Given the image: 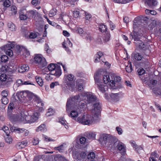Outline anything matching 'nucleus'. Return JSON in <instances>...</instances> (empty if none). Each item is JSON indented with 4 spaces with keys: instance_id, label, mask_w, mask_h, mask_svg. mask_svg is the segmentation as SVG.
<instances>
[{
    "instance_id": "a18cd8bd",
    "label": "nucleus",
    "mask_w": 161,
    "mask_h": 161,
    "mask_svg": "<svg viewBox=\"0 0 161 161\" xmlns=\"http://www.w3.org/2000/svg\"><path fill=\"white\" fill-rule=\"evenodd\" d=\"M9 93L8 91L7 90H4L2 91L1 93L2 97H7Z\"/></svg>"
},
{
    "instance_id": "f3484780",
    "label": "nucleus",
    "mask_w": 161,
    "mask_h": 161,
    "mask_svg": "<svg viewBox=\"0 0 161 161\" xmlns=\"http://www.w3.org/2000/svg\"><path fill=\"white\" fill-rule=\"evenodd\" d=\"M86 153L84 152H81L80 153H77L74 156V158L78 161H86L87 159L86 158Z\"/></svg>"
},
{
    "instance_id": "9b49d317",
    "label": "nucleus",
    "mask_w": 161,
    "mask_h": 161,
    "mask_svg": "<svg viewBox=\"0 0 161 161\" xmlns=\"http://www.w3.org/2000/svg\"><path fill=\"white\" fill-rule=\"evenodd\" d=\"M35 63L39 68H43L46 66L47 63L46 59L41 54H36L34 58Z\"/></svg>"
},
{
    "instance_id": "49530a36",
    "label": "nucleus",
    "mask_w": 161,
    "mask_h": 161,
    "mask_svg": "<svg viewBox=\"0 0 161 161\" xmlns=\"http://www.w3.org/2000/svg\"><path fill=\"white\" fill-rule=\"evenodd\" d=\"M10 11L12 12V15L15 14L17 12V9L15 6H12L11 7Z\"/></svg>"
},
{
    "instance_id": "69168bd1",
    "label": "nucleus",
    "mask_w": 161,
    "mask_h": 161,
    "mask_svg": "<svg viewBox=\"0 0 161 161\" xmlns=\"http://www.w3.org/2000/svg\"><path fill=\"white\" fill-rule=\"evenodd\" d=\"M76 31L80 35H81V36L83 35V33H86V32H84L83 29L81 28H77Z\"/></svg>"
},
{
    "instance_id": "f704fd0d",
    "label": "nucleus",
    "mask_w": 161,
    "mask_h": 161,
    "mask_svg": "<svg viewBox=\"0 0 161 161\" xmlns=\"http://www.w3.org/2000/svg\"><path fill=\"white\" fill-rule=\"evenodd\" d=\"M46 129L45 125L44 124H42L36 129V131L37 132H39V131L44 132L46 130Z\"/></svg>"
},
{
    "instance_id": "20e7f679",
    "label": "nucleus",
    "mask_w": 161,
    "mask_h": 161,
    "mask_svg": "<svg viewBox=\"0 0 161 161\" xmlns=\"http://www.w3.org/2000/svg\"><path fill=\"white\" fill-rule=\"evenodd\" d=\"M15 48V51L18 55L20 54L25 57L29 56L30 53L25 47L19 45H15L14 42H9L7 44L2 47L7 55L12 56L13 55V51L11 49Z\"/></svg>"
},
{
    "instance_id": "603ef678",
    "label": "nucleus",
    "mask_w": 161,
    "mask_h": 161,
    "mask_svg": "<svg viewBox=\"0 0 161 161\" xmlns=\"http://www.w3.org/2000/svg\"><path fill=\"white\" fill-rule=\"evenodd\" d=\"M96 134L95 132H91L88 135V137L91 139H94Z\"/></svg>"
},
{
    "instance_id": "9d476101",
    "label": "nucleus",
    "mask_w": 161,
    "mask_h": 161,
    "mask_svg": "<svg viewBox=\"0 0 161 161\" xmlns=\"http://www.w3.org/2000/svg\"><path fill=\"white\" fill-rule=\"evenodd\" d=\"M112 81L110 82V86L113 88H119L121 87L120 77L114 73L111 74Z\"/></svg>"
},
{
    "instance_id": "b1692460",
    "label": "nucleus",
    "mask_w": 161,
    "mask_h": 161,
    "mask_svg": "<svg viewBox=\"0 0 161 161\" xmlns=\"http://www.w3.org/2000/svg\"><path fill=\"white\" fill-rule=\"evenodd\" d=\"M102 71H98L95 73L94 77L95 83L100 82L99 78L102 74Z\"/></svg>"
},
{
    "instance_id": "4468645a",
    "label": "nucleus",
    "mask_w": 161,
    "mask_h": 161,
    "mask_svg": "<svg viewBox=\"0 0 161 161\" xmlns=\"http://www.w3.org/2000/svg\"><path fill=\"white\" fill-rule=\"evenodd\" d=\"M70 108L69 110L68 111H67V112H68L71 110L69 116L74 119H77L76 118L78 115L77 110L79 108H78L77 107L75 106H74V107H71Z\"/></svg>"
},
{
    "instance_id": "c85d7f7f",
    "label": "nucleus",
    "mask_w": 161,
    "mask_h": 161,
    "mask_svg": "<svg viewBox=\"0 0 161 161\" xmlns=\"http://www.w3.org/2000/svg\"><path fill=\"white\" fill-rule=\"evenodd\" d=\"M7 26L9 30L11 31H15L16 29V27L14 24L13 23L11 22L8 23Z\"/></svg>"
},
{
    "instance_id": "79ce46f5",
    "label": "nucleus",
    "mask_w": 161,
    "mask_h": 161,
    "mask_svg": "<svg viewBox=\"0 0 161 161\" xmlns=\"http://www.w3.org/2000/svg\"><path fill=\"white\" fill-rule=\"evenodd\" d=\"M59 122L62 125H64L66 129H68V126L66 125V121L64 120L63 118L60 119L59 120Z\"/></svg>"
},
{
    "instance_id": "393cba45",
    "label": "nucleus",
    "mask_w": 161,
    "mask_h": 161,
    "mask_svg": "<svg viewBox=\"0 0 161 161\" xmlns=\"http://www.w3.org/2000/svg\"><path fill=\"white\" fill-rule=\"evenodd\" d=\"M145 3L149 7H153L157 4V0H146Z\"/></svg>"
},
{
    "instance_id": "052dcab7",
    "label": "nucleus",
    "mask_w": 161,
    "mask_h": 161,
    "mask_svg": "<svg viewBox=\"0 0 161 161\" xmlns=\"http://www.w3.org/2000/svg\"><path fill=\"white\" fill-rule=\"evenodd\" d=\"M73 13V16L76 18L78 17L79 15V11L78 10H76L72 11Z\"/></svg>"
},
{
    "instance_id": "338daca9",
    "label": "nucleus",
    "mask_w": 161,
    "mask_h": 161,
    "mask_svg": "<svg viewBox=\"0 0 161 161\" xmlns=\"http://www.w3.org/2000/svg\"><path fill=\"white\" fill-rule=\"evenodd\" d=\"M8 67L6 65H3L0 68V71L1 72H6L7 71V69Z\"/></svg>"
},
{
    "instance_id": "bf43d9fd",
    "label": "nucleus",
    "mask_w": 161,
    "mask_h": 161,
    "mask_svg": "<svg viewBox=\"0 0 161 161\" xmlns=\"http://www.w3.org/2000/svg\"><path fill=\"white\" fill-rule=\"evenodd\" d=\"M2 129L6 133V135L9 134L10 133L8 127L7 126H3L2 128Z\"/></svg>"
},
{
    "instance_id": "a19ab883",
    "label": "nucleus",
    "mask_w": 161,
    "mask_h": 161,
    "mask_svg": "<svg viewBox=\"0 0 161 161\" xmlns=\"http://www.w3.org/2000/svg\"><path fill=\"white\" fill-rule=\"evenodd\" d=\"M82 36L84 38L86 39L88 41H90L92 39V38L90 35L86 33H83Z\"/></svg>"
},
{
    "instance_id": "c03bdc74",
    "label": "nucleus",
    "mask_w": 161,
    "mask_h": 161,
    "mask_svg": "<svg viewBox=\"0 0 161 161\" xmlns=\"http://www.w3.org/2000/svg\"><path fill=\"white\" fill-rule=\"evenodd\" d=\"M95 154L93 152H92L90 153L89 154L87 155V159H93L95 158ZM88 160H86V161H88Z\"/></svg>"
},
{
    "instance_id": "774afa93",
    "label": "nucleus",
    "mask_w": 161,
    "mask_h": 161,
    "mask_svg": "<svg viewBox=\"0 0 161 161\" xmlns=\"http://www.w3.org/2000/svg\"><path fill=\"white\" fill-rule=\"evenodd\" d=\"M39 140L37 138H34L32 141V143L33 145H36L39 143Z\"/></svg>"
},
{
    "instance_id": "0e129e2a",
    "label": "nucleus",
    "mask_w": 161,
    "mask_h": 161,
    "mask_svg": "<svg viewBox=\"0 0 161 161\" xmlns=\"http://www.w3.org/2000/svg\"><path fill=\"white\" fill-rule=\"evenodd\" d=\"M130 143L131 144V146L132 147L134 148L137 147V145L136 144V142L132 140H130Z\"/></svg>"
},
{
    "instance_id": "37998d69",
    "label": "nucleus",
    "mask_w": 161,
    "mask_h": 161,
    "mask_svg": "<svg viewBox=\"0 0 161 161\" xmlns=\"http://www.w3.org/2000/svg\"><path fill=\"white\" fill-rule=\"evenodd\" d=\"M40 3V0H32L31 1V4L34 6H36L37 5H39Z\"/></svg>"
},
{
    "instance_id": "39448f33",
    "label": "nucleus",
    "mask_w": 161,
    "mask_h": 161,
    "mask_svg": "<svg viewBox=\"0 0 161 161\" xmlns=\"http://www.w3.org/2000/svg\"><path fill=\"white\" fill-rule=\"evenodd\" d=\"M118 139L110 134L102 133L100 134L98 139L99 143L103 146L113 148V146L116 145Z\"/></svg>"
},
{
    "instance_id": "412c9836",
    "label": "nucleus",
    "mask_w": 161,
    "mask_h": 161,
    "mask_svg": "<svg viewBox=\"0 0 161 161\" xmlns=\"http://www.w3.org/2000/svg\"><path fill=\"white\" fill-rule=\"evenodd\" d=\"M63 47L65 49V50L68 53H70V51L69 49L67 47V46L72 47V44L68 38H67L66 41H65L62 43Z\"/></svg>"
},
{
    "instance_id": "4be33fe9",
    "label": "nucleus",
    "mask_w": 161,
    "mask_h": 161,
    "mask_svg": "<svg viewBox=\"0 0 161 161\" xmlns=\"http://www.w3.org/2000/svg\"><path fill=\"white\" fill-rule=\"evenodd\" d=\"M84 81L81 79L77 80L76 81V85L78 87V90L79 91H82L84 87Z\"/></svg>"
},
{
    "instance_id": "473e14b6",
    "label": "nucleus",
    "mask_w": 161,
    "mask_h": 161,
    "mask_svg": "<svg viewBox=\"0 0 161 161\" xmlns=\"http://www.w3.org/2000/svg\"><path fill=\"white\" fill-rule=\"evenodd\" d=\"M30 17H32L34 16L37 15L38 13L36 10H31L27 12Z\"/></svg>"
},
{
    "instance_id": "6e6552de",
    "label": "nucleus",
    "mask_w": 161,
    "mask_h": 161,
    "mask_svg": "<svg viewBox=\"0 0 161 161\" xmlns=\"http://www.w3.org/2000/svg\"><path fill=\"white\" fill-rule=\"evenodd\" d=\"M84 101L81 96V93L80 95L78 94L75 96L71 97L70 98L68 99L66 106V111H68L70 109V107H73L74 106L77 107L78 108H82L84 106L85 104L81 103V104L83 105L79 106L80 103L82 101Z\"/></svg>"
},
{
    "instance_id": "1a4fd4ad",
    "label": "nucleus",
    "mask_w": 161,
    "mask_h": 161,
    "mask_svg": "<svg viewBox=\"0 0 161 161\" xmlns=\"http://www.w3.org/2000/svg\"><path fill=\"white\" fill-rule=\"evenodd\" d=\"M81 96L84 101H86L87 103H93L96 101L97 102L94 104L98 103L101 105L99 102H97L98 99L96 96L92 92H84L81 93ZM100 107H101V106H100Z\"/></svg>"
},
{
    "instance_id": "4d7b16f0",
    "label": "nucleus",
    "mask_w": 161,
    "mask_h": 161,
    "mask_svg": "<svg viewBox=\"0 0 161 161\" xmlns=\"http://www.w3.org/2000/svg\"><path fill=\"white\" fill-rule=\"evenodd\" d=\"M54 149L56 150H58L59 152H62L64 150L65 147L63 145L57 147H55Z\"/></svg>"
},
{
    "instance_id": "58836bf2",
    "label": "nucleus",
    "mask_w": 161,
    "mask_h": 161,
    "mask_svg": "<svg viewBox=\"0 0 161 161\" xmlns=\"http://www.w3.org/2000/svg\"><path fill=\"white\" fill-rule=\"evenodd\" d=\"M99 29L100 31L103 32L107 31V28L105 25L103 24H101L99 26Z\"/></svg>"
},
{
    "instance_id": "72a5a7b5",
    "label": "nucleus",
    "mask_w": 161,
    "mask_h": 161,
    "mask_svg": "<svg viewBox=\"0 0 161 161\" xmlns=\"http://www.w3.org/2000/svg\"><path fill=\"white\" fill-rule=\"evenodd\" d=\"M25 11V10H21L19 12V17L20 19L21 20H25L27 18V16L25 14H24L23 11Z\"/></svg>"
},
{
    "instance_id": "de8ad7c7",
    "label": "nucleus",
    "mask_w": 161,
    "mask_h": 161,
    "mask_svg": "<svg viewBox=\"0 0 161 161\" xmlns=\"http://www.w3.org/2000/svg\"><path fill=\"white\" fill-rule=\"evenodd\" d=\"M110 35L109 33L106 34L103 37L104 42H106L108 41L110 38Z\"/></svg>"
},
{
    "instance_id": "a878e982",
    "label": "nucleus",
    "mask_w": 161,
    "mask_h": 161,
    "mask_svg": "<svg viewBox=\"0 0 161 161\" xmlns=\"http://www.w3.org/2000/svg\"><path fill=\"white\" fill-rule=\"evenodd\" d=\"M27 144L28 142L27 141H23L17 143L16 145V147L19 149L23 148L27 145Z\"/></svg>"
},
{
    "instance_id": "5fc2aeb1",
    "label": "nucleus",
    "mask_w": 161,
    "mask_h": 161,
    "mask_svg": "<svg viewBox=\"0 0 161 161\" xmlns=\"http://www.w3.org/2000/svg\"><path fill=\"white\" fill-rule=\"evenodd\" d=\"M1 100L2 103L4 105H6L8 102L7 97H2Z\"/></svg>"
},
{
    "instance_id": "f257e3e1",
    "label": "nucleus",
    "mask_w": 161,
    "mask_h": 161,
    "mask_svg": "<svg viewBox=\"0 0 161 161\" xmlns=\"http://www.w3.org/2000/svg\"><path fill=\"white\" fill-rule=\"evenodd\" d=\"M39 116V114L37 112H34L31 114L30 111H24L16 114L8 112V117L10 120L23 124L33 123L37 121Z\"/></svg>"
},
{
    "instance_id": "2eb2a0df",
    "label": "nucleus",
    "mask_w": 161,
    "mask_h": 161,
    "mask_svg": "<svg viewBox=\"0 0 161 161\" xmlns=\"http://www.w3.org/2000/svg\"><path fill=\"white\" fill-rule=\"evenodd\" d=\"M0 80L6 83H9L13 81L12 75H7L5 74H2L0 76Z\"/></svg>"
},
{
    "instance_id": "e433bc0d",
    "label": "nucleus",
    "mask_w": 161,
    "mask_h": 161,
    "mask_svg": "<svg viewBox=\"0 0 161 161\" xmlns=\"http://www.w3.org/2000/svg\"><path fill=\"white\" fill-rule=\"evenodd\" d=\"M67 86L69 87V90L72 92H75L76 90V86L74 83L71 82L69 85Z\"/></svg>"
},
{
    "instance_id": "864d4df0",
    "label": "nucleus",
    "mask_w": 161,
    "mask_h": 161,
    "mask_svg": "<svg viewBox=\"0 0 161 161\" xmlns=\"http://www.w3.org/2000/svg\"><path fill=\"white\" fill-rule=\"evenodd\" d=\"M54 113V111L52 108H49L48 109L47 112L46 114V115L49 116L53 115Z\"/></svg>"
},
{
    "instance_id": "8fccbe9b",
    "label": "nucleus",
    "mask_w": 161,
    "mask_h": 161,
    "mask_svg": "<svg viewBox=\"0 0 161 161\" xmlns=\"http://www.w3.org/2000/svg\"><path fill=\"white\" fill-rule=\"evenodd\" d=\"M56 9L55 8L52 9L49 12V16L50 17H52L56 15Z\"/></svg>"
},
{
    "instance_id": "f8f14e48",
    "label": "nucleus",
    "mask_w": 161,
    "mask_h": 161,
    "mask_svg": "<svg viewBox=\"0 0 161 161\" xmlns=\"http://www.w3.org/2000/svg\"><path fill=\"white\" fill-rule=\"evenodd\" d=\"M47 68L49 70L51 71L52 75L56 76L57 77H59L61 74V71L60 68H56L55 64L51 63L48 66Z\"/></svg>"
},
{
    "instance_id": "09e8293b",
    "label": "nucleus",
    "mask_w": 161,
    "mask_h": 161,
    "mask_svg": "<svg viewBox=\"0 0 161 161\" xmlns=\"http://www.w3.org/2000/svg\"><path fill=\"white\" fill-rule=\"evenodd\" d=\"M9 134L6 135L7 136L5 137V141L8 143H10L12 141V139L11 137L8 135Z\"/></svg>"
},
{
    "instance_id": "a211bd4d",
    "label": "nucleus",
    "mask_w": 161,
    "mask_h": 161,
    "mask_svg": "<svg viewBox=\"0 0 161 161\" xmlns=\"http://www.w3.org/2000/svg\"><path fill=\"white\" fill-rule=\"evenodd\" d=\"M110 99L114 102H117L122 97V95L121 93H111L110 94Z\"/></svg>"
},
{
    "instance_id": "13d9d810",
    "label": "nucleus",
    "mask_w": 161,
    "mask_h": 161,
    "mask_svg": "<svg viewBox=\"0 0 161 161\" xmlns=\"http://www.w3.org/2000/svg\"><path fill=\"white\" fill-rule=\"evenodd\" d=\"M1 60L2 62H5L8 61V57L6 55H3L1 56Z\"/></svg>"
},
{
    "instance_id": "f03ea898",
    "label": "nucleus",
    "mask_w": 161,
    "mask_h": 161,
    "mask_svg": "<svg viewBox=\"0 0 161 161\" xmlns=\"http://www.w3.org/2000/svg\"><path fill=\"white\" fill-rule=\"evenodd\" d=\"M93 106L94 108L92 110V116L83 114L77 118V121L83 125H90L95 123L99 117L101 110L99 103H95Z\"/></svg>"
},
{
    "instance_id": "aec40b11",
    "label": "nucleus",
    "mask_w": 161,
    "mask_h": 161,
    "mask_svg": "<svg viewBox=\"0 0 161 161\" xmlns=\"http://www.w3.org/2000/svg\"><path fill=\"white\" fill-rule=\"evenodd\" d=\"M118 142L117 143L116 147L118 150L120 151L121 153H125L126 151V147L123 143L122 142L118 141L117 142Z\"/></svg>"
},
{
    "instance_id": "3c124183",
    "label": "nucleus",
    "mask_w": 161,
    "mask_h": 161,
    "mask_svg": "<svg viewBox=\"0 0 161 161\" xmlns=\"http://www.w3.org/2000/svg\"><path fill=\"white\" fill-rule=\"evenodd\" d=\"M3 4L6 7H9L11 4V2L9 0H3Z\"/></svg>"
},
{
    "instance_id": "cd10ccee",
    "label": "nucleus",
    "mask_w": 161,
    "mask_h": 161,
    "mask_svg": "<svg viewBox=\"0 0 161 161\" xmlns=\"http://www.w3.org/2000/svg\"><path fill=\"white\" fill-rule=\"evenodd\" d=\"M159 157V155L156 152L152 153L150 155L149 161H157V158Z\"/></svg>"
},
{
    "instance_id": "ea45409f",
    "label": "nucleus",
    "mask_w": 161,
    "mask_h": 161,
    "mask_svg": "<svg viewBox=\"0 0 161 161\" xmlns=\"http://www.w3.org/2000/svg\"><path fill=\"white\" fill-rule=\"evenodd\" d=\"M126 71L128 73H130L132 71V65L131 63L130 62L128 63V65L126 66L125 68Z\"/></svg>"
},
{
    "instance_id": "423d86ee",
    "label": "nucleus",
    "mask_w": 161,
    "mask_h": 161,
    "mask_svg": "<svg viewBox=\"0 0 161 161\" xmlns=\"http://www.w3.org/2000/svg\"><path fill=\"white\" fill-rule=\"evenodd\" d=\"M142 79L154 94L161 96V81L158 82L154 78L145 77Z\"/></svg>"
},
{
    "instance_id": "dca6fc26",
    "label": "nucleus",
    "mask_w": 161,
    "mask_h": 161,
    "mask_svg": "<svg viewBox=\"0 0 161 161\" xmlns=\"http://www.w3.org/2000/svg\"><path fill=\"white\" fill-rule=\"evenodd\" d=\"M74 79V76L73 75L71 74H65L64 78V83L65 85H69Z\"/></svg>"
},
{
    "instance_id": "ddd939ff",
    "label": "nucleus",
    "mask_w": 161,
    "mask_h": 161,
    "mask_svg": "<svg viewBox=\"0 0 161 161\" xmlns=\"http://www.w3.org/2000/svg\"><path fill=\"white\" fill-rule=\"evenodd\" d=\"M11 130L12 132H14L16 133H21L24 132V135L27 136L29 135V131L23 128H17L15 127H13L11 128Z\"/></svg>"
},
{
    "instance_id": "7c9ffc66",
    "label": "nucleus",
    "mask_w": 161,
    "mask_h": 161,
    "mask_svg": "<svg viewBox=\"0 0 161 161\" xmlns=\"http://www.w3.org/2000/svg\"><path fill=\"white\" fill-rule=\"evenodd\" d=\"M80 144L79 145L81 146H85L86 145V139L85 137H81L79 139Z\"/></svg>"
},
{
    "instance_id": "680f3d73",
    "label": "nucleus",
    "mask_w": 161,
    "mask_h": 161,
    "mask_svg": "<svg viewBox=\"0 0 161 161\" xmlns=\"http://www.w3.org/2000/svg\"><path fill=\"white\" fill-rule=\"evenodd\" d=\"M138 73L139 75H142L145 73V71L143 69L141 68L138 69Z\"/></svg>"
},
{
    "instance_id": "4c0bfd02",
    "label": "nucleus",
    "mask_w": 161,
    "mask_h": 161,
    "mask_svg": "<svg viewBox=\"0 0 161 161\" xmlns=\"http://www.w3.org/2000/svg\"><path fill=\"white\" fill-rule=\"evenodd\" d=\"M135 59L138 61L141 60L143 58L142 56L140 53H137L134 54Z\"/></svg>"
},
{
    "instance_id": "6e6d98bb",
    "label": "nucleus",
    "mask_w": 161,
    "mask_h": 161,
    "mask_svg": "<svg viewBox=\"0 0 161 161\" xmlns=\"http://www.w3.org/2000/svg\"><path fill=\"white\" fill-rule=\"evenodd\" d=\"M8 112H11V111L13 110L14 108V104L13 103H10L8 105Z\"/></svg>"
},
{
    "instance_id": "6ab92c4d",
    "label": "nucleus",
    "mask_w": 161,
    "mask_h": 161,
    "mask_svg": "<svg viewBox=\"0 0 161 161\" xmlns=\"http://www.w3.org/2000/svg\"><path fill=\"white\" fill-rule=\"evenodd\" d=\"M97 85V88L102 93H104L107 91L108 86L107 85L102 82H99L96 83Z\"/></svg>"
},
{
    "instance_id": "e2e57ef3",
    "label": "nucleus",
    "mask_w": 161,
    "mask_h": 161,
    "mask_svg": "<svg viewBox=\"0 0 161 161\" xmlns=\"http://www.w3.org/2000/svg\"><path fill=\"white\" fill-rule=\"evenodd\" d=\"M37 36V34L35 32H31L29 35V38L30 39H34Z\"/></svg>"
},
{
    "instance_id": "5701e85b",
    "label": "nucleus",
    "mask_w": 161,
    "mask_h": 161,
    "mask_svg": "<svg viewBox=\"0 0 161 161\" xmlns=\"http://www.w3.org/2000/svg\"><path fill=\"white\" fill-rule=\"evenodd\" d=\"M111 74L110 73L108 74H107L103 75V80L104 84L108 83L110 86V82H111L112 81L111 77Z\"/></svg>"
},
{
    "instance_id": "c756f323",
    "label": "nucleus",
    "mask_w": 161,
    "mask_h": 161,
    "mask_svg": "<svg viewBox=\"0 0 161 161\" xmlns=\"http://www.w3.org/2000/svg\"><path fill=\"white\" fill-rule=\"evenodd\" d=\"M102 55L103 53L102 52H98L95 56L94 57V62L95 63L99 62L100 60V58Z\"/></svg>"
},
{
    "instance_id": "2f4dec72",
    "label": "nucleus",
    "mask_w": 161,
    "mask_h": 161,
    "mask_svg": "<svg viewBox=\"0 0 161 161\" xmlns=\"http://www.w3.org/2000/svg\"><path fill=\"white\" fill-rule=\"evenodd\" d=\"M36 81L38 84L41 86H42L43 85V82L41 77L39 76H36L35 77Z\"/></svg>"
},
{
    "instance_id": "c9c22d12",
    "label": "nucleus",
    "mask_w": 161,
    "mask_h": 161,
    "mask_svg": "<svg viewBox=\"0 0 161 161\" xmlns=\"http://www.w3.org/2000/svg\"><path fill=\"white\" fill-rule=\"evenodd\" d=\"M145 12L146 14L148 15H155L157 14L156 11L154 10L146 9L145 11Z\"/></svg>"
},
{
    "instance_id": "0eeeda50",
    "label": "nucleus",
    "mask_w": 161,
    "mask_h": 161,
    "mask_svg": "<svg viewBox=\"0 0 161 161\" xmlns=\"http://www.w3.org/2000/svg\"><path fill=\"white\" fill-rule=\"evenodd\" d=\"M140 21L139 18L136 17L135 19L133 21V33H131L130 35V38L132 40L134 39V41L136 46L141 48H143L144 47V45L142 41L140 40L138 36V32L136 31L138 25H140Z\"/></svg>"
},
{
    "instance_id": "bb28decb",
    "label": "nucleus",
    "mask_w": 161,
    "mask_h": 161,
    "mask_svg": "<svg viewBox=\"0 0 161 161\" xmlns=\"http://www.w3.org/2000/svg\"><path fill=\"white\" fill-rule=\"evenodd\" d=\"M29 68L28 65L27 64H24L20 67H19L18 68V71L19 72L23 73L28 71L29 69Z\"/></svg>"
},
{
    "instance_id": "7ed1b4c3",
    "label": "nucleus",
    "mask_w": 161,
    "mask_h": 161,
    "mask_svg": "<svg viewBox=\"0 0 161 161\" xmlns=\"http://www.w3.org/2000/svg\"><path fill=\"white\" fill-rule=\"evenodd\" d=\"M16 96L20 102L23 103L29 102L33 99V101L37 104L36 106L40 108L44 105L42 100L38 96L28 90L17 93Z\"/></svg>"
}]
</instances>
